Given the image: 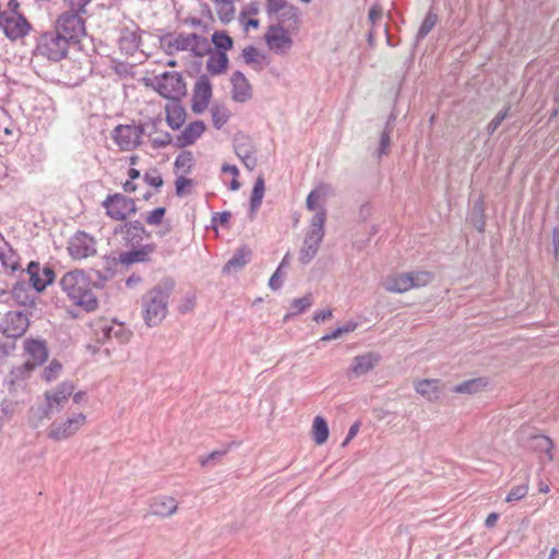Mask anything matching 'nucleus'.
Returning a JSON list of instances; mask_svg holds the SVG:
<instances>
[{"mask_svg": "<svg viewBox=\"0 0 559 559\" xmlns=\"http://www.w3.org/2000/svg\"><path fill=\"white\" fill-rule=\"evenodd\" d=\"M252 258V250L248 246H241L238 248L233 257L226 262V264L223 266L222 272L224 274H229L231 272H239L241 271L250 261Z\"/></svg>", "mask_w": 559, "mask_h": 559, "instance_id": "obj_20", "label": "nucleus"}, {"mask_svg": "<svg viewBox=\"0 0 559 559\" xmlns=\"http://www.w3.org/2000/svg\"><path fill=\"white\" fill-rule=\"evenodd\" d=\"M60 286L70 300L86 312L98 308V299L93 293V277L83 270L67 272L60 280Z\"/></svg>", "mask_w": 559, "mask_h": 559, "instance_id": "obj_1", "label": "nucleus"}, {"mask_svg": "<svg viewBox=\"0 0 559 559\" xmlns=\"http://www.w3.org/2000/svg\"><path fill=\"white\" fill-rule=\"evenodd\" d=\"M230 82L233 84L231 97L235 102L245 103L251 99L252 86L241 71H235L231 74Z\"/></svg>", "mask_w": 559, "mask_h": 559, "instance_id": "obj_19", "label": "nucleus"}, {"mask_svg": "<svg viewBox=\"0 0 559 559\" xmlns=\"http://www.w3.org/2000/svg\"><path fill=\"white\" fill-rule=\"evenodd\" d=\"M85 13L70 9L64 11L57 19L55 29L71 43H78L86 34L85 20L82 17V14Z\"/></svg>", "mask_w": 559, "mask_h": 559, "instance_id": "obj_5", "label": "nucleus"}, {"mask_svg": "<svg viewBox=\"0 0 559 559\" xmlns=\"http://www.w3.org/2000/svg\"><path fill=\"white\" fill-rule=\"evenodd\" d=\"M74 389L75 385L72 381H63L53 390L45 392V401L50 406L52 414L61 412L69 397L73 394Z\"/></svg>", "mask_w": 559, "mask_h": 559, "instance_id": "obj_12", "label": "nucleus"}, {"mask_svg": "<svg viewBox=\"0 0 559 559\" xmlns=\"http://www.w3.org/2000/svg\"><path fill=\"white\" fill-rule=\"evenodd\" d=\"M85 415L80 413L64 421H53L47 432V437L55 441H61L73 436L85 423Z\"/></svg>", "mask_w": 559, "mask_h": 559, "instance_id": "obj_11", "label": "nucleus"}, {"mask_svg": "<svg viewBox=\"0 0 559 559\" xmlns=\"http://www.w3.org/2000/svg\"><path fill=\"white\" fill-rule=\"evenodd\" d=\"M32 284L25 280L17 281L12 289L11 295L15 302L23 307H34L36 296L31 293Z\"/></svg>", "mask_w": 559, "mask_h": 559, "instance_id": "obj_22", "label": "nucleus"}, {"mask_svg": "<svg viewBox=\"0 0 559 559\" xmlns=\"http://www.w3.org/2000/svg\"><path fill=\"white\" fill-rule=\"evenodd\" d=\"M408 274L414 282V288L426 286L433 278V274L427 271L408 272Z\"/></svg>", "mask_w": 559, "mask_h": 559, "instance_id": "obj_53", "label": "nucleus"}, {"mask_svg": "<svg viewBox=\"0 0 559 559\" xmlns=\"http://www.w3.org/2000/svg\"><path fill=\"white\" fill-rule=\"evenodd\" d=\"M133 133V124H118L111 132V139L121 151H131L142 143L135 140Z\"/></svg>", "mask_w": 559, "mask_h": 559, "instance_id": "obj_16", "label": "nucleus"}, {"mask_svg": "<svg viewBox=\"0 0 559 559\" xmlns=\"http://www.w3.org/2000/svg\"><path fill=\"white\" fill-rule=\"evenodd\" d=\"M166 122L173 130H179L186 122L187 111L181 102H171L165 107Z\"/></svg>", "mask_w": 559, "mask_h": 559, "instance_id": "obj_25", "label": "nucleus"}, {"mask_svg": "<svg viewBox=\"0 0 559 559\" xmlns=\"http://www.w3.org/2000/svg\"><path fill=\"white\" fill-rule=\"evenodd\" d=\"M328 421L322 416H316L312 423V437L317 444L321 445L329 438Z\"/></svg>", "mask_w": 559, "mask_h": 559, "instance_id": "obj_39", "label": "nucleus"}, {"mask_svg": "<svg viewBox=\"0 0 559 559\" xmlns=\"http://www.w3.org/2000/svg\"><path fill=\"white\" fill-rule=\"evenodd\" d=\"M126 195L122 193L108 194L102 202V206L106 210V215L115 221H126Z\"/></svg>", "mask_w": 559, "mask_h": 559, "instance_id": "obj_17", "label": "nucleus"}, {"mask_svg": "<svg viewBox=\"0 0 559 559\" xmlns=\"http://www.w3.org/2000/svg\"><path fill=\"white\" fill-rule=\"evenodd\" d=\"M299 9L292 3L288 4L280 14H277V24L283 25V28L297 29L299 26Z\"/></svg>", "mask_w": 559, "mask_h": 559, "instance_id": "obj_32", "label": "nucleus"}, {"mask_svg": "<svg viewBox=\"0 0 559 559\" xmlns=\"http://www.w3.org/2000/svg\"><path fill=\"white\" fill-rule=\"evenodd\" d=\"M151 86L159 96L170 102H181L188 94L187 83L177 71H165L155 76Z\"/></svg>", "mask_w": 559, "mask_h": 559, "instance_id": "obj_3", "label": "nucleus"}, {"mask_svg": "<svg viewBox=\"0 0 559 559\" xmlns=\"http://www.w3.org/2000/svg\"><path fill=\"white\" fill-rule=\"evenodd\" d=\"M211 40L218 53H227V51L230 50L234 46V39L228 35L226 31L214 32Z\"/></svg>", "mask_w": 559, "mask_h": 559, "instance_id": "obj_42", "label": "nucleus"}, {"mask_svg": "<svg viewBox=\"0 0 559 559\" xmlns=\"http://www.w3.org/2000/svg\"><path fill=\"white\" fill-rule=\"evenodd\" d=\"M174 39H175V34H173V33H168L159 38L160 45L168 56H173L179 51L176 48V43H174Z\"/></svg>", "mask_w": 559, "mask_h": 559, "instance_id": "obj_56", "label": "nucleus"}, {"mask_svg": "<svg viewBox=\"0 0 559 559\" xmlns=\"http://www.w3.org/2000/svg\"><path fill=\"white\" fill-rule=\"evenodd\" d=\"M380 360L381 355L376 352L357 355L353 358L349 370L355 377H361L374 369Z\"/></svg>", "mask_w": 559, "mask_h": 559, "instance_id": "obj_18", "label": "nucleus"}, {"mask_svg": "<svg viewBox=\"0 0 559 559\" xmlns=\"http://www.w3.org/2000/svg\"><path fill=\"white\" fill-rule=\"evenodd\" d=\"M535 439L537 440V447L547 453L554 448L552 440L547 436H538Z\"/></svg>", "mask_w": 559, "mask_h": 559, "instance_id": "obj_64", "label": "nucleus"}, {"mask_svg": "<svg viewBox=\"0 0 559 559\" xmlns=\"http://www.w3.org/2000/svg\"><path fill=\"white\" fill-rule=\"evenodd\" d=\"M193 186V180L187 178L186 176H179L175 181L176 194L178 197H183L187 194L186 189Z\"/></svg>", "mask_w": 559, "mask_h": 559, "instance_id": "obj_59", "label": "nucleus"}, {"mask_svg": "<svg viewBox=\"0 0 559 559\" xmlns=\"http://www.w3.org/2000/svg\"><path fill=\"white\" fill-rule=\"evenodd\" d=\"M230 212L223 211V212H216L212 216V225L214 228H216V225H221L222 227H227L229 219H230Z\"/></svg>", "mask_w": 559, "mask_h": 559, "instance_id": "obj_62", "label": "nucleus"}, {"mask_svg": "<svg viewBox=\"0 0 559 559\" xmlns=\"http://www.w3.org/2000/svg\"><path fill=\"white\" fill-rule=\"evenodd\" d=\"M414 288V282L408 273L396 274L385 283V289L392 293H405Z\"/></svg>", "mask_w": 559, "mask_h": 559, "instance_id": "obj_31", "label": "nucleus"}, {"mask_svg": "<svg viewBox=\"0 0 559 559\" xmlns=\"http://www.w3.org/2000/svg\"><path fill=\"white\" fill-rule=\"evenodd\" d=\"M70 43L68 38L56 29L53 32H46L37 38L35 53L57 62L67 57Z\"/></svg>", "mask_w": 559, "mask_h": 559, "instance_id": "obj_4", "label": "nucleus"}, {"mask_svg": "<svg viewBox=\"0 0 559 559\" xmlns=\"http://www.w3.org/2000/svg\"><path fill=\"white\" fill-rule=\"evenodd\" d=\"M152 514L159 516H169L177 511L178 504L173 497H156L151 503Z\"/></svg>", "mask_w": 559, "mask_h": 559, "instance_id": "obj_29", "label": "nucleus"}, {"mask_svg": "<svg viewBox=\"0 0 559 559\" xmlns=\"http://www.w3.org/2000/svg\"><path fill=\"white\" fill-rule=\"evenodd\" d=\"M103 334L105 338L116 337L120 343H126L129 341L131 332L126 330L123 324L106 325L103 328Z\"/></svg>", "mask_w": 559, "mask_h": 559, "instance_id": "obj_45", "label": "nucleus"}, {"mask_svg": "<svg viewBox=\"0 0 559 559\" xmlns=\"http://www.w3.org/2000/svg\"><path fill=\"white\" fill-rule=\"evenodd\" d=\"M234 150L235 154L241 157H248V154L254 153L252 145L249 143L248 139L243 135H236L234 139Z\"/></svg>", "mask_w": 559, "mask_h": 559, "instance_id": "obj_48", "label": "nucleus"}, {"mask_svg": "<svg viewBox=\"0 0 559 559\" xmlns=\"http://www.w3.org/2000/svg\"><path fill=\"white\" fill-rule=\"evenodd\" d=\"M29 316L21 310L7 312L0 320V332L13 340L23 336L29 326Z\"/></svg>", "mask_w": 559, "mask_h": 559, "instance_id": "obj_6", "label": "nucleus"}, {"mask_svg": "<svg viewBox=\"0 0 559 559\" xmlns=\"http://www.w3.org/2000/svg\"><path fill=\"white\" fill-rule=\"evenodd\" d=\"M190 37L192 38L191 46L189 50L195 57H204L206 55H212L213 49L206 37L199 35L197 33H191Z\"/></svg>", "mask_w": 559, "mask_h": 559, "instance_id": "obj_36", "label": "nucleus"}, {"mask_svg": "<svg viewBox=\"0 0 559 559\" xmlns=\"http://www.w3.org/2000/svg\"><path fill=\"white\" fill-rule=\"evenodd\" d=\"M439 380L437 379H424L415 383V390L418 394L426 397L428 401H437L440 396L439 392Z\"/></svg>", "mask_w": 559, "mask_h": 559, "instance_id": "obj_33", "label": "nucleus"}, {"mask_svg": "<svg viewBox=\"0 0 559 559\" xmlns=\"http://www.w3.org/2000/svg\"><path fill=\"white\" fill-rule=\"evenodd\" d=\"M528 492L527 483L511 488L506 497L507 502H515L522 500Z\"/></svg>", "mask_w": 559, "mask_h": 559, "instance_id": "obj_51", "label": "nucleus"}, {"mask_svg": "<svg viewBox=\"0 0 559 559\" xmlns=\"http://www.w3.org/2000/svg\"><path fill=\"white\" fill-rule=\"evenodd\" d=\"M287 28H283V25H271L265 33V41L271 49L282 48L286 45H292V38L288 36Z\"/></svg>", "mask_w": 559, "mask_h": 559, "instance_id": "obj_24", "label": "nucleus"}, {"mask_svg": "<svg viewBox=\"0 0 559 559\" xmlns=\"http://www.w3.org/2000/svg\"><path fill=\"white\" fill-rule=\"evenodd\" d=\"M323 237L306 234L302 247L299 252V261L307 265L317 255Z\"/></svg>", "mask_w": 559, "mask_h": 559, "instance_id": "obj_26", "label": "nucleus"}, {"mask_svg": "<svg viewBox=\"0 0 559 559\" xmlns=\"http://www.w3.org/2000/svg\"><path fill=\"white\" fill-rule=\"evenodd\" d=\"M320 193L317 190H312L307 199H306V206L310 211H314L318 207V202L320 200Z\"/></svg>", "mask_w": 559, "mask_h": 559, "instance_id": "obj_63", "label": "nucleus"}, {"mask_svg": "<svg viewBox=\"0 0 559 559\" xmlns=\"http://www.w3.org/2000/svg\"><path fill=\"white\" fill-rule=\"evenodd\" d=\"M151 233L146 230L145 226L139 219L130 221L126 236H123L124 245L127 247H134L142 245L144 237L148 238Z\"/></svg>", "mask_w": 559, "mask_h": 559, "instance_id": "obj_28", "label": "nucleus"}, {"mask_svg": "<svg viewBox=\"0 0 559 559\" xmlns=\"http://www.w3.org/2000/svg\"><path fill=\"white\" fill-rule=\"evenodd\" d=\"M216 5L218 19L223 24H228L233 21L235 14V7L231 0H213Z\"/></svg>", "mask_w": 559, "mask_h": 559, "instance_id": "obj_43", "label": "nucleus"}, {"mask_svg": "<svg viewBox=\"0 0 559 559\" xmlns=\"http://www.w3.org/2000/svg\"><path fill=\"white\" fill-rule=\"evenodd\" d=\"M229 59L227 53H216L214 56L213 53L210 56L207 62H206V69L212 75H219L226 72L228 69Z\"/></svg>", "mask_w": 559, "mask_h": 559, "instance_id": "obj_35", "label": "nucleus"}, {"mask_svg": "<svg viewBox=\"0 0 559 559\" xmlns=\"http://www.w3.org/2000/svg\"><path fill=\"white\" fill-rule=\"evenodd\" d=\"M0 28L8 39L15 41L26 37L33 29V25L24 14L11 16L4 12V14H1Z\"/></svg>", "mask_w": 559, "mask_h": 559, "instance_id": "obj_7", "label": "nucleus"}, {"mask_svg": "<svg viewBox=\"0 0 559 559\" xmlns=\"http://www.w3.org/2000/svg\"><path fill=\"white\" fill-rule=\"evenodd\" d=\"M143 179L148 186L155 189H159L164 185V180L162 176L157 174V169H153V174L146 171L143 176Z\"/></svg>", "mask_w": 559, "mask_h": 559, "instance_id": "obj_60", "label": "nucleus"}, {"mask_svg": "<svg viewBox=\"0 0 559 559\" xmlns=\"http://www.w3.org/2000/svg\"><path fill=\"white\" fill-rule=\"evenodd\" d=\"M69 254L73 259H86L96 253V240L83 230H78L69 240Z\"/></svg>", "mask_w": 559, "mask_h": 559, "instance_id": "obj_9", "label": "nucleus"}, {"mask_svg": "<svg viewBox=\"0 0 559 559\" xmlns=\"http://www.w3.org/2000/svg\"><path fill=\"white\" fill-rule=\"evenodd\" d=\"M155 243L135 245L126 252H120L117 260L122 265H131L134 263H146L151 261V254L155 252Z\"/></svg>", "mask_w": 559, "mask_h": 559, "instance_id": "obj_13", "label": "nucleus"}, {"mask_svg": "<svg viewBox=\"0 0 559 559\" xmlns=\"http://www.w3.org/2000/svg\"><path fill=\"white\" fill-rule=\"evenodd\" d=\"M174 43H176V48L179 51H187L191 46L192 38L190 37V34L178 33L175 34Z\"/></svg>", "mask_w": 559, "mask_h": 559, "instance_id": "obj_57", "label": "nucleus"}, {"mask_svg": "<svg viewBox=\"0 0 559 559\" xmlns=\"http://www.w3.org/2000/svg\"><path fill=\"white\" fill-rule=\"evenodd\" d=\"M177 170L182 169L185 174H190L193 168V154L191 151H182L174 164Z\"/></svg>", "mask_w": 559, "mask_h": 559, "instance_id": "obj_47", "label": "nucleus"}, {"mask_svg": "<svg viewBox=\"0 0 559 559\" xmlns=\"http://www.w3.org/2000/svg\"><path fill=\"white\" fill-rule=\"evenodd\" d=\"M50 406L46 401L32 405L27 411V423L33 429L39 428L44 420L50 419L52 416Z\"/></svg>", "mask_w": 559, "mask_h": 559, "instance_id": "obj_23", "label": "nucleus"}, {"mask_svg": "<svg viewBox=\"0 0 559 559\" xmlns=\"http://www.w3.org/2000/svg\"><path fill=\"white\" fill-rule=\"evenodd\" d=\"M313 304L311 294L305 295L301 298H296L290 302L289 311L284 317L287 320L289 317H296L307 311Z\"/></svg>", "mask_w": 559, "mask_h": 559, "instance_id": "obj_40", "label": "nucleus"}, {"mask_svg": "<svg viewBox=\"0 0 559 559\" xmlns=\"http://www.w3.org/2000/svg\"><path fill=\"white\" fill-rule=\"evenodd\" d=\"M265 192V181L264 177L259 176L253 185L251 195H250V212L254 214L261 206L262 200Z\"/></svg>", "mask_w": 559, "mask_h": 559, "instance_id": "obj_37", "label": "nucleus"}, {"mask_svg": "<svg viewBox=\"0 0 559 559\" xmlns=\"http://www.w3.org/2000/svg\"><path fill=\"white\" fill-rule=\"evenodd\" d=\"M61 370L62 364L57 359H52L50 364L44 369L41 378L47 382H51L59 376Z\"/></svg>", "mask_w": 559, "mask_h": 559, "instance_id": "obj_50", "label": "nucleus"}, {"mask_svg": "<svg viewBox=\"0 0 559 559\" xmlns=\"http://www.w3.org/2000/svg\"><path fill=\"white\" fill-rule=\"evenodd\" d=\"M0 261L2 265L5 269H10L12 273L21 269L20 255L8 242H4V247H0Z\"/></svg>", "mask_w": 559, "mask_h": 559, "instance_id": "obj_34", "label": "nucleus"}, {"mask_svg": "<svg viewBox=\"0 0 559 559\" xmlns=\"http://www.w3.org/2000/svg\"><path fill=\"white\" fill-rule=\"evenodd\" d=\"M26 273L32 288L37 294L43 293L56 280L53 267L49 264H45L43 269H40V264L37 261H31L27 264Z\"/></svg>", "mask_w": 559, "mask_h": 559, "instance_id": "obj_8", "label": "nucleus"}, {"mask_svg": "<svg viewBox=\"0 0 559 559\" xmlns=\"http://www.w3.org/2000/svg\"><path fill=\"white\" fill-rule=\"evenodd\" d=\"M241 56L247 64H254L260 62V51L254 46H248L245 49H242Z\"/></svg>", "mask_w": 559, "mask_h": 559, "instance_id": "obj_54", "label": "nucleus"}, {"mask_svg": "<svg viewBox=\"0 0 559 559\" xmlns=\"http://www.w3.org/2000/svg\"><path fill=\"white\" fill-rule=\"evenodd\" d=\"M175 287L171 278H165L142 296L143 319L148 326H156L167 314L169 295Z\"/></svg>", "mask_w": 559, "mask_h": 559, "instance_id": "obj_2", "label": "nucleus"}, {"mask_svg": "<svg viewBox=\"0 0 559 559\" xmlns=\"http://www.w3.org/2000/svg\"><path fill=\"white\" fill-rule=\"evenodd\" d=\"M165 214H166V209L164 206H158V207L154 209L153 211H151L146 215L145 222L148 225L157 226V225L162 224Z\"/></svg>", "mask_w": 559, "mask_h": 559, "instance_id": "obj_55", "label": "nucleus"}, {"mask_svg": "<svg viewBox=\"0 0 559 559\" xmlns=\"http://www.w3.org/2000/svg\"><path fill=\"white\" fill-rule=\"evenodd\" d=\"M326 221V211L322 209L317 212L311 218L309 234L314 236L324 237V223Z\"/></svg>", "mask_w": 559, "mask_h": 559, "instance_id": "obj_46", "label": "nucleus"}, {"mask_svg": "<svg viewBox=\"0 0 559 559\" xmlns=\"http://www.w3.org/2000/svg\"><path fill=\"white\" fill-rule=\"evenodd\" d=\"M469 223L473 225L475 229H477L479 233L485 231L486 227V216H485V210L484 204L481 200H478L469 214Z\"/></svg>", "mask_w": 559, "mask_h": 559, "instance_id": "obj_41", "label": "nucleus"}, {"mask_svg": "<svg viewBox=\"0 0 559 559\" xmlns=\"http://www.w3.org/2000/svg\"><path fill=\"white\" fill-rule=\"evenodd\" d=\"M118 260L116 257H105L103 261L102 269H91V273L95 275V281L93 282V286L95 288H103L108 280L114 277L116 271L115 267L118 264Z\"/></svg>", "mask_w": 559, "mask_h": 559, "instance_id": "obj_21", "label": "nucleus"}, {"mask_svg": "<svg viewBox=\"0 0 559 559\" xmlns=\"http://www.w3.org/2000/svg\"><path fill=\"white\" fill-rule=\"evenodd\" d=\"M213 127L216 130L222 129L230 117V110L224 105H214L211 108Z\"/></svg>", "mask_w": 559, "mask_h": 559, "instance_id": "obj_44", "label": "nucleus"}, {"mask_svg": "<svg viewBox=\"0 0 559 559\" xmlns=\"http://www.w3.org/2000/svg\"><path fill=\"white\" fill-rule=\"evenodd\" d=\"M24 348L35 365H41L48 358L47 343L44 340L28 338L24 342Z\"/></svg>", "mask_w": 559, "mask_h": 559, "instance_id": "obj_27", "label": "nucleus"}, {"mask_svg": "<svg viewBox=\"0 0 559 559\" xmlns=\"http://www.w3.org/2000/svg\"><path fill=\"white\" fill-rule=\"evenodd\" d=\"M206 126L202 120L190 122L180 134L176 135L174 146L183 148L197 142V140L204 133Z\"/></svg>", "mask_w": 559, "mask_h": 559, "instance_id": "obj_15", "label": "nucleus"}, {"mask_svg": "<svg viewBox=\"0 0 559 559\" xmlns=\"http://www.w3.org/2000/svg\"><path fill=\"white\" fill-rule=\"evenodd\" d=\"M151 143L155 150L163 148L173 143V136L166 131L160 136L152 139Z\"/></svg>", "mask_w": 559, "mask_h": 559, "instance_id": "obj_61", "label": "nucleus"}, {"mask_svg": "<svg viewBox=\"0 0 559 559\" xmlns=\"http://www.w3.org/2000/svg\"><path fill=\"white\" fill-rule=\"evenodd\" d=\"M143 31L135 25V29L123 27L120 29L118 45L121 53L126 56H133L142 45L141 34Z\"/></svg>", "mask_w": 559, "mask_h": 559, "instance_id": "obj_14", "label": "nucleus"}, {"mask_svg": "<svg viewBox=\"0 0 559 559\" xmlns=\"http://www.w3.org/2000/svg\"><path fill=\"white\" fill-rule=\"evenodd\" d=\"M212 96L213 86L210 78L206 74L200 75L194 84L191 99V110L197 115L204 112L211 102Z\"/></svg>", "mask_w": 559, "mask_h": 559, "instance_id": "obj_10", "label": "nucleus"}, {"mask_svg": "<svg viewBox=\"0 0 559 559\" xmlns=\"http://www.w3.org/2000/svg\"><path fill=\"white\" fill-rule=\"evenodd\" d=\"M488 385V380L484 377L465 380L452 388V392L456 394H476L481 392Z\"/></svg>", "mask_w": 559, "mask_h": 559, "instance_id": "obj_30", "label": "nucleus"}, {"mask_svg": "<svg viewBox=\"0 0 559 559\" xmlns=\"http://www.w3.org/2000/svg\"><path fill=\"white\" fill-rule=\"evenodd\" d=\"M288 2L285 0H267L266 1V11L269 15L280 14L284 9L288 7Z\"/></svg>", "mask_w": 559, "mask_h": 559, "instance_id": "obj_58", "label": "nucleus"}, {"mask_svg": "<svg viewBox=\"0 0 559 559\" xmlns=\"http://www.w3.org/2000/svg\"><path fill=\"white\" fill-rule=\"evenodd\" d=\"M392 131H393L392 126L389 124V126L384 127V130L382 131V133L380 135V142H379V148H378L379 156L388 154V148L391 144Z\"/></svg>", "mask_w": 559, "mask_h": 559, "instance_id": "obj_52", "label": "nucleus"}, {"mask_svg": "<svg viewBox=\"0 0 559 559\" xmlns=\"http://www.w3.org/2000/svg\"><path fill=\"white\" fill-rule=\"evenodd\" d=\"M511 106L507 105L503 109H501L495 118L487 124L486 130L488 135H492L497 129L501 126L503 120L508 117L510 112Z\"/></svg>", "mask_w": 559, "mask_h": 559, "instance_id": "obj_49", "label": "nucleus"}, {"mask_svg": "<svg viewBox=\"0 0 559 559\" xmlns=\"http://www.w3.org/2000/svg\"><path fill=\"white\" fill-rule=\"evenodd\" d=\"M438 14L435 11L433 7H430L425 19L423 20L417 34H416V43H419L431 32V29L436 26L438 22Z\"/></svg>", "mask_w": 559, "mask_h": 559, "instance_id": "obj_38", "label": "nucleus"}]
</instances>
